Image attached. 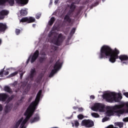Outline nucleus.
<instances>
[{"mask_svg":"<svg viewBox=\"0 0 128 128\" xmlns=\"http://www.w3.org/2000/svg\"><path fill=\"white\" fill-rule=\"evenodd\" d=\"M120 54V50L116 48H115L114 50H112V48L108 46H103L100 50L99 54V58L100 60L102 58H106L108 56H110L109 61L112 64L116 62V60L119 58L122 64H124V62H122L124 60H128V56L126 55H120L118 56Z\"/></svg>","mask_w":128,"mask_h":128,"instance_id":"f257e3e1","label":"nucleus"},{"mask_svg":"<svg viewBox=\"0 0 128 128\" xmlns=\"http://www.w3.org/2000/svg\"><path fill=\"white\" fill-rule=\"evenodd\" d=\"M124 108V104H116L114 106H108V110L106 112V116H112L114 114H116L118 116L122 114L124 112V110L123 108Z\"/></svg>","mask_w":128,"mask_h":128,"instance_id":"f03ea898","label":"nucleus"},{"mask_svg":"<svg viewBox=\"0 0 128 128\" xmlns=\"http://www.w3.org/2000/svg\"><path fill=\"white\" fill-rule=\"evenodd\" d=\"M118 94L114 92H111L110 93H106L103 95V98L106 100L108 102H120V100L122 98V94Z\"/></svg>","mask_w":128,"mask_h":128,"instance_id":"7ed1b4c3","label":"nucleus"},{"mask_svg":"<svg viewBox=\"0 0 128 128\" xmlns=\"http://www.w3.org/2000/svg\"><path fill=\"white\" fill-rule=\"evenodd\" d=\"M34 110H36V107L34 106H31L30 104V106L27 108L24 114V116H26L24 120L26 122H28L30 118L32 116L34 112Z\"/></svg>","mask_w":128,"mask_h":128,"instance_id":"20e7f679","label":"nucleus"},{"mask_svg":"<svg viewBox=\"0 0 128 128\" xmlns=\"http://www.w3.org/2000/svg\"><path fill=\"white\" fill-rule=\"evenodd\" d=\"M62 64L60 62V60H58L54 64V68L51 70V72L49 75V78H52L54 76V75L60 68H62Z\"/></svg>","mask_w":128,"mask_h":128,"instance_id":"39448f33","label":"nucleus"},{"mask_svg":"<svg viewBox=\"0 0 128 128\" xmlns=\"http://www.w3.org/2000/svg\"><path fill=\"white\" fill-rule=\"evenodd\" d=\"M56 38V36H54V38H53L52 42L54 44L60 46L64 42V36L62 34H60L58 35V38Z\"/></svg>","mask_w":128,"mask_h":128,"instance_id":"423d86ee","label":"nucleus"},{"mask_svg":"<svg viewBox=\"0 0 128 128\" xmlns=\"http://www.w3.org/2000/svg\"><path fill=\"white\" fill-rule=\"evenodd\" d=\"M42 90L38 91L36 96V98L35 99L34 102H32L30 104L31 106H34L35 108H36V106L38 104L40 100V96H42Z\"/></svg>","mask_w":128,"mask_h":128,"instance_id":"0eeeda50","label":"nucleus"},{"mask_svg":"<svg viewBox=\"0 0 128 128\" xmlns=\"http://www.w3.org/2000/svg\"><path fill=\"white\" fill-rule=\"evenodd\" d=\"M104 108H106L104 104L100 103H96L93 107V110H94V112H98V110L104 112Z\"/></svg>","mask_w":128,"mask_h":128,"instance_id":"6e6552de","label":"nucleus"},{"mask_svg":"<svg viewBox=\"0 0 128 128\" xmlns=\"http://www.w3.org/2000/svg\"><path fill=\"white\" fill-rule=\"evenodd\" d=\"M82 126L86 128H92L94 126V121L90 120H84L82 122Z\"/></svg>","mask_w":128,"mask_h":128,"instance_id":"1a4fd4ad","label":"nucleus"},{"mask_svg":"<svg viewBox=\"0 0 128 128\" xmlns=\"http://www.w3.org/2000/svg\"><path fill=\"white\" fill-rule=\"evenodd\" d=\"M36 22V18L32 16L24 17L20 20V22H27V24H32Z\"/></svg>","mask_w":128,"mask_h":128,"instance_id":"9d476101","label":"nucleus"},{"mask_svg":"<svg viewBox=\"0 0 128 128\" xmlns=\"http://www.w3.org/2000/svg\"><path fill=\"white\" fill-rule=\"evenodd\" d=\"M74 12H72V10H69L67 14L65 15L64 16V22H68V24H70L72 22V14Z\"/></svg>","mask_w":128,"mask_h":128,"instance_id":"9b49d317","label":"nucleus"},{"mask_svg":"<svg viewBox=\"0 0 128 128\" xmlns=\"http://www.w3.org/2000/svg\"><path fill=\"white\" fill-rule=\"evenodd\" d=\"M40 120V114H35V116L30 120V124H34L38 122Z\"/></svg>","mask_w":128,"mask_h":128,"instance_id":"f8f14e48","label":"nucleus"},{"mask_svg":"<svg viewBox=\"0 0 128 128\" xmlns=\"http://www.w3.org/2000/svg\"><path fill=\"white\" fill-rule=\"evenodd\" d=\"M8 14V11L6 10H2L0 12V20H4V16Z\"/></svg>","mask_w":128,"mask_h":128,"instance_id":"ddd939ff","label":"nucleus"},{"mask_svg":"<svg viewBox=\"0 0 128 128\" xmlns=\"http://www.w3.org/2000/svg\"><path fill=\"white\" fill-rule=\"evenodd\" d=\"M8 98V95L6 93H2L0 94V100L1 102H6V98Z\"/></svg>","mask_w":128,"mask_h":128,"instance_id":"4468645a","label":"nucleus"},{"mask_svg":"<svg viewBox=\"0 0 128 128\" xmlns=\"http://www.w3.org/2000/svg\"><path fill=\"white\" fill-rule=\"evenodd\" d=\"M16 2L18 4H21V6H24L28 3V0H16Z\"/></svg>","mask_w":128,"mask_h":128,"instance_id":"2eb2a0df","label":"nucleus"},{"mask_svg":"<svg viewBox=\"0 0 128 128\" xmlns=\"http://www.w3.org/2000/svg\"><path fill=\"white\" fill-rule=\"evenodd\" d=\"M8 28V26L6 24L4 23H0V32H6V30Z\"/></svg>","mask_w":128,"mask_h":128,"instance_id":"dca6fc26","label":"nucleus"},{"mask_svg":"<svg viewBox=\"0 0 128 128\" xmlns=\"http://www.w3.org/2000/svg\"><path fill=\"white\" fill-rule=\"evenodd\" d=\"M36 72V68L31 69L30 72V78L31 80H34V74Z\"/></svg>","mask_w":128,"mask_h":128,"instance_id":"f3484780","label":"nucleus"},{"mask_svg":"<svg viewBox=\"0 0 128 128\" xmlns=\"http://www.w3.org/2000/svg\"><path fill=\"white\" fill-rule=\"evenodd\" d=\"M44 56L43 57H40L39 58V62L40 64H44L46 60V58H48V57H46V54H44Z\"/></svg>","mask_w":128,"mask_h":128,"instance_id":"a211bd4d","label":"nucleus"},{"mask_svg":"<svg viewBox=\"0 0 128 128\" xmlns=\"http://www.w3.org/2000/svg\"><path fill=\"white\" fill-rule=\"evenodd\" d=\"M8 74H10L8 71H4L3 69L0 72V78H4V76H8Z\"/></svg>","mask_w":128,"mask_h":128,"instance_id":"6ab92c4d","label":"nucleus"},{"mask_svg":"<svg viewBox=\"0 0 128 128\" xmlns=\"http://www.w3.org/2000/svg\"><path fill=\"white\" fill-rule=\"evenodd\" d=\"M4 90L8 94L12 93V88H10L8 86H6L4 88Z\"/></svg>","mask_w":128,"mask_h":128,"instance_id":"aec40b11","label":"nucleus"},{"mask_svg":"<svg viewBox=\"0 0 128 128\" xmlns=\"http://www.w3.org/2000/svg\"><path fill=\"white\" fill-rule=\"evenodd\" d=\"M54 22H56V18H54V17H52L50 20L48 21L49 26H52V24H54Z\"/></svg>","mask_w":128,"mask_h":128,"instance_id":"412c9836","label":"nucleus"},{"mask_svg":"<svg viewBox=\"0 0 128 128\" xmlns=\"http://www.w3.org/2000/svg\"><path fill=\"white\" fill-rule=\"evenodd\" d=\"M10 106L8 105H6L4 110V112L5 114H8V112H10Z\"/></svg>","mask_w":128,"mask_h":128,"instance_id":"4be33fe9","label":"nucleus"},{"mask_svg":"<svg viewBox=\"0 0 128 128\" xmlns=\"http://www.w3.org/2000/svg\"><path fill=\"white\" fill-rule=\"evenodd\" d=\"M20 14L23 16H24L28 14V11L24 10H20Z\"/></svg>","mask_w":128,"mask_h":128,"instance_id":"5701e85b","label":"nucleus"},{"mask_svg":"<svg viewBox=\"0 0 128 128\" xmlns=\"http://www.w3.org/2000/svg\"><path fill=\"white\" fill-rule=\"evenodd\" d=\"M76 6L74 5V2H72L70 6V10H72V12H74V10H76Z\"/></svg>","mask_w":128,"mask_h":128,"instance_id":"b1692460","label":"nucleus"},{"mask_svg":"<svg viewBox=\"0 0 128 128\" xmlns=\"http://www.w3.org/2000/svg\"><path fill=\"white\" fill-rule=\"evenodd\" d=\"M14 95H12L10 96L6 100V103L8 104V102L12 100V99H14Z\"/></svg>","mask_w":128,"mask_h":128,"instance_id":"393cba45","label":"nucleus"},{"mask_svg":"<svg viewBox=\"0 0 128 128\" xmlns=\"http://www.w3.org/2000/svg\"><path fill=\"white\" fill-rule=\"evenodd\" d=\"M22 120H24V118H22L20 120H19L16 124L15 126H17L18 128L20 126V125L22 123Z\"/></svg>","mask_w":128,"mask_h":128,"instance_id":"a878e982","label":"nucleus"},{"mask_svg":"<svg viewBox=\"0 0 128 128\" xmlns=\"http://www.w3.org/2000/svg\"><path fill=\"white\" fill-rule=\"evenodd\" d=\"M18 74V72L16 71L13 73H12L11 74H10L8 78H12L13 76H16V74Z\"/></svg>","mask_w":128,"mask_h":128,"instance_id":"bb28decb","label":"nucleus"},{"mask_svg":"<svg viewBox=\"0 0 128 128\" xmlns=\"http://www.w3.org/2000/svg\"><path fill=\"white\" fill-rule=\"evenodd\" d=\"M32 56L38 58V56H40V51H38V50H36Z\"/></svg>","mask_w":128,"mask_h":128,"instance_id":"cd10ccee","label":"nucleus"},{"mask_svg":"<svg viewBox=\"0 0 128 128\" xmlns=\"http://www.w3.org/2000/svg\"><path fill=\"white\" fill-rule=\"evenodd\" d=\"M116 125L117 126H119V128H123L124 126V123L122 122H117L115 123Z\"/></svg>","mask_w":128,"mask_h":128,"instance_id":"c85d7f7f","label":"nucleus"},{"mask_svg":"<svg viewBox=\"0 0 128 128\" xmlns=\"http://www.w3.org/2000/svg\"><path fill=\"white\" fill-rule=\"evenodd\" d=\"M26 122H28L26 121L25 120H23L21 124H20V128H24V126L26 125Z\"/></svg>","mask_w":128,"mask_h":128,"instance_id":"c756f323","label":"nucleus"},{"mask_svg":"<svg viewBox=\"0 0 128 128\" xmlns=\"http://www.w3.org/2000/svg\"><path fill=\"white\" fill-rule=\"evenodd\" d=\"M7 2H8L11 6H12L14 4V0H7Z\"/></svg>","mask_w":128,"mask_h":128,"instance_id":"7c9ffc66","label":"nucleus"},{"mask_svg":"<svg viewBox=\"0 0 128 128\" xmlns=\"http://www.w3.org/2000/svg\"><path fill=\"white\" fill-rule=\"evenodd\" d=\"M38 58L36 57L32 56L30 60L31 64H34V61L36 60Z\"/></svg>","mask_w":128,"mask_h":128,"instance_id":"2f4dec72","label":"nucleus"},{"mask_svg":"<svg viewBox=\"0 0 128 128\" xmlns=\"http://www.w3.org/2000/svg\"><path fill=\"white\" fill-rule=\"evenodd\" d=\"M76 29L75 28H72L70 32V36H74V32H76Z\"/></svg>","mask_w":128,"mask_h":128,"instance_id":"473e14b6","label":"nucleus"},{"mask_svg":"<svg viewBox=\"0 0 128 128\" xmlns=\"http://www.w3.org/2000/svg\"><path fill=\"white\" fill-rule=\"evenodd\" d=\"M91 114L93 118H100V115L98 113L92 112Z\"/></svg>","mask_w":128,"mask_h":128,"instance_id":"72a5a7b5","label":"nucleus"},{"mask_svg":"<svg viewBox=\"0 0 128 128\" xmlns=\"http://www.w3.org/2000/svg\"><path fill=\"white\" fill-rule=\"evenodd\" d=\"M8 0H0V6L2 4H4L6 2H8Z\"/></svg>","mask_w":128,"mask_h":128,"instance_id":"f704fd0d","label":"nucleus"},{"mask_svg":"<svg viewBox=\"0 0 128 128\" xmlns=\"http://www.w3.org/2000/svg\"><path fill=\"white\" fill-rule=\"evenodd\" d=\"M42 16L41 14L38 13L36 15V20H39V18H40V16Z\"/></svg>","mask_w":128,"mask_h":128,"instance_id":"c9c22d12","label":"nucleus"},{"mask_svg":"<svg viewBox=\"0 0 128 128\" xmlns=\"http://www.w3.org/2000/svg\"><path fill=\"white\" fill-rule=\"evenodd\" d=\"M15 32H16V36H18V34H20V29H18V28L16 29Z\"/></svg>","mask_w":128,"mask_h":128,"instance_id":"e433bc0d","label":"nucleus"},{"mask_svg":"<svg viewBox=\"0 0 128 128\" xmlns=\"http://www.w3.org/2000/svg\"><path fill=\"white\" fill-rule=\"evenodd\" d=\"M84 118V115L82 114H78V118L79 119V120H82V118Z\"/></svg>","mask_w":128,"mask_h":128,"instance_id":"4c0bfd02","label":"nucleus"},{"mask_svg":"<svg viewBox=\"0 0 128 128\" xmlns=\"http://www.w3.org/2000/svg\"><path fill=\"white\" fill-rule=\"evenodd\" d=\"M74 124H75V126L76 128H78V126H80V123L78 122V120L74 121Z\"/></svg>","mask_w":128,"mask_h":128,"instance_id":"58836bf2","label":"nucleus"},{"mask_svg":"<svg viewBox=\"0 0 128 128\" xmlns=\"http://www.w3.org/2000/svg\"><path fill=\"white\" fill-rule=\"evenodd\" d=\"M108 120V118L105 117L102 119V122H106Z\"/></svg>","mask_w":128,"mask_h":128,"instance_id":"ea45409f","label":"nucleus"},{"mask_svg":"<svg viewBox=\"0 0 128 128\" xmlns=\"http://www.w3.org/2000/svg\"><path fill=\"white\" fill-rule=\"evenodd\" d=\"M24 74V72H20V78H22V76H23Z\"/></svg>","mask_w":128,"mask_h":128,"instance_id":"a19ab883","label":"nucleus"},{"mask_svg":"<svg viewBox=\"0 0 128 128\" xmlns=\"http://www.w3.org/2000/svg\"><path fill=\"white\" fill-rule=\"evenodd\" d=\"M124 96H125L126 98H128V92H124L123 93Z\"/></svg>","mask_w":128,"mask_h":128,"instance_id":"79ce46f5","label":"nucleus"},{"mask_svg":"<svg viewBox=\"0 0 128 128\" xmlns=\"http://www.w3.org/2000/svg\"><path fill=\"white\" fill-rule=\"evenodd\" d=\"M78 112H82L84 110V108H78Z\"/></svg>","mask_w":128,"mask_h":128,"instance_id":"37998d69","label":"nucleus"},{"mask_svg":"<svg viewBox=\"0 0 128 128\" xmlns=\"http://www.w3.org/2000/svg\"><path fill=\"white\" fill-rule=\"evenodd\" d=\"M52 49L54 50H58V48H56V46H53L52 47Z\"/></svg>","mask_w":128,"mask_h":128,"instance_id":"c03bdc74","label":"nucleus"},{"mask_svg":"<svg viewBox=\"0 0 128 128\" xmlns=\"http://www.w3.org/2000/svg\"><path fill=\"white\" fill-rule=\"evenodd\" d=\"M125 106H126V108H127V110H126V112H128V102L126 103V104H125Z\"/></svg>","mask_w":128,"mask_h":128,"instance_id":"a18cd8bd","label":"nucleus"},{"mask_svg":"<svg viewBox=\"0 0 128 128\" xmlns=\"http://www.w3.org/2000/svg\"><path fill=\"white\" fill-rule=\"evenodd\" d=\"M32 96H30V97L29 98L28 100V102H32Z\"/></svg>","mask_w":128,"mask_h":128,"instance_id":"49530a36","label":"nucleus"},{"mask_svg":"<svg viewBox=\"0 0 128 128\" xmlns=\"http://www.w3.org/2000/svg\"><path fill=\"white\" fill-rule=\"evenodd\" d=\"M3 108H2V106L0 104V112L2 111Z\"/></svg>","mask_w":128,"mask_h":128,"instance_id":"de8ad7c7","label":"nucleus"},{"mask_svg":"<svg viewBox=\"0 0 128 128\" xmlns=\"http://www.w3.org/2000/svg\"><path fill=\"white\" fill-rule=\"evenodd\" d=\"M124 122H128V117L123 119Z\"/></svg>","mask_w":128,"mask_h":128,"instance_id":"09e8293b","label":"nucleus"},{"mask_svg":"<svg viewBox=\"0 0 128 128\" xmlns=\"http://www.w3.org/2000/svg\"><path fill=\"white\" fill-rule=\"evenodd\" d=\"M80 14V11H78L76 13V16H78Z\"/></svg>","mask_w":128,"mask_h":128,"instance_id":"8fccbe9b","label":"nucleus"},{"mask_svg":"<svg viewBox=\"0 0 128 128\" xmlns=\"http://www.w3.org/2000/svg\"><path fill=\"white\" fill-rule=\"evenodd\" d=\"M16 84H18L17 82H15L13 83V86H16Z\"/></svg>","mask_w":128,"mask_h":128,"instance_id":"3c124183","label":"nucleus"},{"mask_svg":"<svg viewBox=\"0 0 128 128\" xmlns=\"http://www.w3.org/2000/svg\"><path fill=\"white\" fill-rule=\"evenodd\" d=\"M52 36V32H50V34H48V37L50 38Z\"/></svg>","mask_w":128,"mask_h":128,"instance_id":"603ef678","label":"nucleus"},{"mask_svg":"<svg viewBox=\"0 0 128 128\" xmlns=\"http://www.w3.org/2000/svg\"><path fill=\"white\" fill-rule=\"evenodd\" d=\"M90 98H92V100H94V95H92L90 96Z\"/></svg>","mask_w":128,"mask_h":128,"instance_id":"864d4df0","label":"nucleus"},{"mask_svg":"<svg viewBox=\"0 0 128 128\" xmlns=\"http://www.w3.org/2000/svg\"><path fill=\"white\" fill-rule=\"evenodd\" d=\"M59 0H56L54 1V4H58Z\"/></svg>","mask_w":128,"mask_h":128,"instance_id":"5fc2aeb1","label":"nucleus"},{"mask_svg":"<svg viewBox=\"0 0 128 128\" xmlns=\"http://www.w3.org/2000/svg\"><path fill=\"white\" fill-rule=\"evenodd\" d=\"M24 96H22L20 100V102H22V100H24Z\"/></svg>","mask_w":128,"mask_h":128,"instance_id":"6e6d98bb","label":"nucleus"},{"mask_svg":"<svg viewBox=\"0 0 128 128\" xmlns=\"http://www.w3.org/2000/svg\"><path fill=\"white\" fill-rule=\"evenodd\" d=\"M73 109L74 110H78V106H74L73 107Z\"/></svg>","mask_w":128,"mask_h":128,"instance_id":"4d7b16f0","label":"nucleus"},{"mask_svg":"<svg viewBox=\"0 0 128 128\" xmlns=\"http://www.w3.org/2000/svg\"><path fill=\"white\" fill-rule=\"evenodd\" d=\"M52 4V0H50V4Z\"/></svg>","mask_w":128,"mask_h":128,"instance_id":"13d9d810","label":"nucleus"},{"mask_svg":"<svg viewBox=\"0 0 128 128\" xmlns=\"http://www.w3.org/2000/svg\"><path fill=\"white\" fill-rule=\"evenodd\" d=\"M33 28H36V24H32Z\"/></svg>","mask_w":128,"mask_h":128,"instance_id":"bf43d9fd","label":"nucleus"},{"mask_svg":"<svg viewBox=\"0 0 128 128\" xmlns=\"http://www.w3.org/2000/svg\"><path fill=\"white\" fill-rule=\"evenodd\" d=\"M30 58H29L27 60V62H30Z\"/></svg>","mask_w":128,"mask_h":128,"instance_id":"052dcab7","label":"nucleus"},{"mask_svg":"<svg viewBox=\"0 0 128 128\" xmlns=\"http://www.w3.org/2000/svg\"><path fill=\"white\" fill-rule=\"evenodd\" d=\"M18 128V127L15 126L13 127V128Z\"/></svg>","mask_w":128,"mask_h":128,"instance_id":"680f3d73","label":"nucleus"},{"mask_svg":"<svg viewBox=\"0 0 128 128\" xmlns=\"http://www.w3.org/2000/svg\"><path fill=\"white\" fill-rule=\"evenodd\" d=\"M2 44V40L0 39V46Z\"/></svg>","mask_w":128,"mask_h":128,"instance_id":"e2e57ef3","label":"nucleus"},{"mask_svg":"<svg viewBox=\"0 0 128 128\" xmlns=\"http://www.w3.org/2000/svg\"><path fill=\"white\" fill-rule=\"evenodd\" d=\"M102 2H104V0H102Z\"/></svg>","mask_w":128,"mask_h":128,"instance_id":"0e129e2a","label":"nucleus"},{"mask_svg":"<svg viewBox=\"0 0 128 128\" xmlns=\"http://www.w3.org/2000/svg\"><path fill=\"white\" fill-rule=\"evenodd\" d=\"M74 114H76V112H74Z\"/></svg>","mask_w":128,"mask_h":128,"instance_id":"69168bd1","label":"nucleus"}]
</instances>
